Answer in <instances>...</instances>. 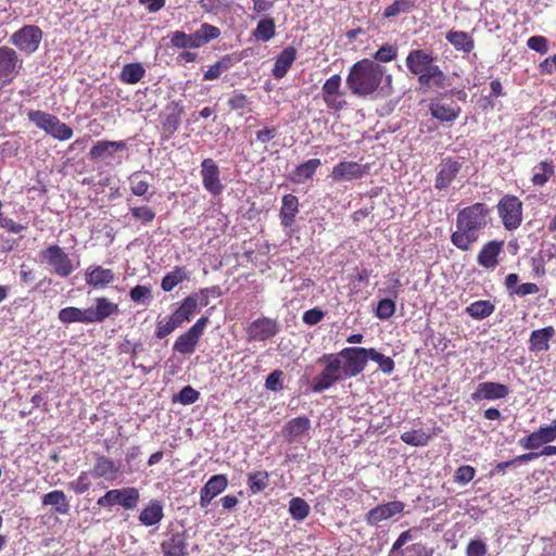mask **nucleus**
Listing matches in <instances>:
<instances>
[{
	"label": "nucleus",
	"instance_id": "nucleus-37",
	"mask_svg": "<svg viewBox=\"0 0 556 556\" xmlns=\"http://www.w3.org/2000/svg\"><path fill=\"white\" fill-rule=\"evenodd\" d=\"M238 61L233 55L227 54L224 55L216 63L211 65L207 71L203 75L204 80H214L217 79L222 73L228 71L233 64Z\"/></svg>",
	"mask_w": 556,
	"mask_h": 556
},
{
	"label": "nucleus",
	"instance_id": "nucleus-34",
	"mask_svg": "<svg viewBox=\"0 0 556 556\" xmlns=\"http://www.w3.org/2000/svg\"><path fill=\"white\" fill-rule=\"evenodd\" d=\"M198 307V295L192 294L187 296L180 304V306L170 315L176 323L181 325L182 323L190 319Z\"/></svg>",
	"mask_w": 556,
	"mask_h": 556
},
{
	"label": "nucleus",
	"instance_id": "nucleus-51",
	"mask_svg": "<svg viewBox=\"0 0 556 556\" xmlns=\"http://www.w3.org/2000/svg\"><path fill=\"white\" fill-rule=\"evenodd\" d=\"M91 476L90 471H81L76 480L70 482V489L79 495L86 493L91 486Z\"/></svg>",
	"mask_w": 556,
	"mask_h": 556
},
{
	"label": "nucleus",
	"instance_id": "nucleus-20",
	"mask_svg": "<svg viewBox=\"0 0 556 556\" xmlns=\"http://www.w3.org/2000/svg\"><path fill=\"white\" fill-rule=\"evenodd\" d=\"M509 389L507 386L498 382H482L479 383L476 391L471 394L473 401L480 400H500L508 395Z\"/></svg>",
	"mask_w": 556,
	"mask_h": 556
},
{
	"label": "nucleus",
	"instance_id": "nucleus-57",
	"mask_svg": "<svg viewBox=\"0 0 556 556\" xmlns=\"http://www.w3.org/2000/svg\"><path fill=\"white\" fill-rule=\"evenodd\" d=\"M476 476V469L469 465H463L457 468L454 475V482L465 485L473 480Z\"/></svg>",
	"mask_w": 556,
	"mask_h": 556
},
{
	"label": "nucleus",
	"instance_id": "nucleus-29",
	"mask_svg": "<svg viewBox=\"0 0 556 556\" xmlns=\"http://www.w3.org/2000/svg\"><path fill=\"white\" fill-rule=\"evenodd\" d=\"M555 330L553 327H545L532 331L530 336V350L539 353L549 349V340L553 338Z\"/></svg>",
	"mask_w": 556,
	"mask_h": 556
},
{
	"label": "nucleus",
	"instance_id": "nucleus-55",
	"mask_svg": "<svg viewBox=\"0 0 556 556\" xmlns=\"http://www.w3.org/2000/svg\"><path fill=\"white\" fill-rule=\"evenodd\" d=\"M397 56V48L392 45H383L380 49L377 50V52L374 54L375 62L379 63H387L391 62Z\"/></svg>",
	"mask_w": 556,
	"mask_h": 556
},
{
	"label": "nucleus",
	"instance_id": "nucleus-45",
	"mask_svg": "<svg viewBox=\"0 0 556 556\" xmlns=\"http://www.w3.org/2000/svg\"><path fill=\"white\" fill-rule=\"evenodd\" d=\"M309 505L301 497H293L289 502V513L296 521L304 520L309 514Z\"/></svg>",
	"mask_w": 556,
	"mask_h": 556
},
{
	"label": "nucleus",
	"instance_id": "nucleus-44",
	"mask_svg": "<svg viewBox=\"0 0 556 556\" xmlns=\"http://www.w3.org/2000/svg\"><path fill=\"white\" fill-rule=\"evenodd\" d=\"M227 485L228 479L225 475H215L208 479L202 490L216 497L226 490Z\"/></svg>",
	"mask_w": 556,
	"mask_h": 556
},
{
	"label": "nucleus",
	"instance_id": "nucleus-13",
	"mask_svg": "<svg viewBox=\"0 0 556 556\" xmlns=\"http://www.w3.org/2000/svg\"><path fill=\"white\" fill-rule=\"evenodd\" d=\"M201 177L203 187L213 195H218L224 190V185L219 178V169L212 159H204L201 163Z\"/></svg>",
	"mask_w": 556,
	"mask_h": 556
},
{
	"label": "nucleus",
	"instance_id": "nucleus-62",
	"mask_svg": "<svg viewBox=\"0 0 556 556\" xmlns=\"http://www.w3.org/2000/svg\"><path fill=\"white\" fill-rule=\"evenodd\" d=\"M200 393L190 386L181 389L179 394L174 399L184 405H191L198 401Z\"/></svg>",
	"mask_w": 556,
	"mask_h": 556
},
{
	"label": "nucleus",
	"instance_id": "nucleus-10",
	"mask_svg": "<svg viewBox=\"0 0 556 556\" xmlns=\"http://www.w3.org/2000/svg\"><path fill=\"white\" fill-rule=\"evenodd\" d=\"M40 256L61 277H67L74 270L71 258L59 245L48 247L40 252Z\"/></svg>",
	"mask_w": 556,
	"mask_h": 556
},
{
	"label": "nucleus",
	"instance_id": "nucleus-7",
	"mask_svg": "<svg viewBox=\"0 0 556 556\" xmlns=\"http://www.w3.org/2000/svg\"><path fill=\"white\" fill-rule=\"evenodd\" d=\"M140 498L138 489L128 486L124 489H113L108 491L103 496L99 497L97 505L100 507H111L121 505L125 509L131 510L136 508Z\"/></svg>",
	"mask_w": 556,
	"mask_h": 556
},
{
	"label": "nucleus",
	"instance_id": "nucleus-35",
	"mask_svg": "<svg viewBox=\"0 0 556 556\" xmlns=\"http://www.w3.org/2000/svg\"><path fill=\"white\" fill-rule=\"evenodd\" d=\"M42 505L54 507L55 511L61 515H66L70 510V504L66 495L63 491L60 490L45 494L42 496Z\"/></svg>",
	"mask_w": 556,
	"mask_h": 556
},
{
	"label": "nucleus",
	"instance_id": "nucleus-16",
	"mask_svg": "<svg viewBox=\"0 0 556 556\" xmlns=\"http://www.w3.org/2000/svg\"><path fill=\"white\" fill-rule=\"evenodd\" d=\"M462 168V163L451 157L444 159L439 165L434 187L439 190L446 189Z\"/></svg>",
	"mask_w": 556,
	"mask_h": 556
},
{
	"label": "nucleus",
	"instance_id": "nucleus-56",
	"mask_svg": "<svg viewBox=\"0 0 556 556\" xmlns=\"http://www.w3.org/2000/svg\"><path fill=\"white\" fill-rule=\"evenodd\" d=\"M130 190L137 197L144 195L149 190V182L142 179L139 173H135L129 177Z\"/></svg>",
	"mask_w": 556,
	"mask_h": 556
},
{
	"label": "nucleus",
	"instance_id": "nucleus-53",
	"mask_svg": "<svg viewBox=\"0 0 556 556\" xmlns=\"http://www.w3.org/2000/svg\"><path fill=\"white\" fill-rule=\"evenodd\" d=\"M320 164L319 159H311L296 167L295 175L301 179H308L315 174Z\"/></svg>",
	"mask_w": 556,
	"mask_h": 556
},
{
	"label": "nucleus",
	"instance_id": "nucleus-63",
	"mask_svg": "<svg viewBox=\"0 0 556 556\" xmlns=\"http://www.w3.org/2000/svg\"><path fill=\"white\" fill-rule=\"evenodd\" d=\"M341 76L336 74L329 77L323 85V96H331L340 93Z\"/></svg>",
	"mask_w": 556,
	"mask_h": 556
},
{
	"label": "nucleus",
	"instance_id": "nucleus-2",
	"mask_svg": "<svg viewBox=\"0 0 556 556\" xmlns=\"http://www.w3.org/2000/svg\"><path fill=\"white\" fill-rule=\"evenodd\" d=\"M489 208L484 203H475L460 210L456 217L451 242L462 251H468L479 240L488 225Z\"/></svg>",
	"mask_w": 556,
	"mask_h": 556
},
{
	"label": "nucleus",
	"instance_id": "nucleus-14",
	"mask_svg": "<svg viewBox=\"0 0 556 556\" xmlns=\"http://www.w3.org/2000/svg\"><path fill=\"white\" fill-rule=\"evenodd\" d=\"M556 440V419L549 425L541 426L538 430L530 433L521 441V445L526 450H536L544 444H548Z\"/></svg>",
	"mask_w": 556,
	"mask_h": 556
},
{
	"label": "nucleus",
	"instance_id": "nucleus-32",
	"mask_svg": "<svg viewBox=\"0 0 556 556\" xmlns=\"http://www.w3.org/2000/svg\"><path fill=\"white\" fill-rule=\"evenodd\" d=\"M194 49L201 48L220 36V29L208 23H203L200 28L191 34Z\"/></svg>",
	"mask_w": 556,
	"mask_h": 556
},
{
	"label": "nucleus",
	"instance_id": "nucleus-40",
	"mask_svg": "<svg viewBox=\"0 0 556 556\" xmlns=\"http://www.w3.org/2000/svg\"><path fill=\"white\" fill-rule=\"evenodd\" d=\"M495 309V306L486 300H479L466 307L468 315L475 319L489 317Z\"/></svg>",
	"mask_w": 556,
	"mask_h": 556
},
{
	"label": "nucleus",
	"instance_id": "nucleus-59",
	"mask_svg": "<svg viewBox=\"0 0 556 556\" xmlns=\"http://www.w3.org/2000/svg\"><path fill=\"white\" fill-rule=\"evenodd\" d=\"M420 534L419 528H410L402 532L392 545L391 551L403 549L402 547L409 541L416 540Z\"/></svg>",
	"mask_w": 556,
	"mask_h": 556
},
{
	"label": "nucleus",
	"instance_id": "nucleus-9",
	"mask_svg": "<svg viewBox=\"0 0 556 556\" xmlns=\"http://www.w3.org/2000/svg\"><path fill=\"white\" fill-rule=\"evenodd\" d=\"M498 215L506 229H517L522 220V203L515 195H505L497 205Z\"/></svg>",
	"mask_w": 556,
	"mask_h": 556
},
{
	"label": "nucleus",
	"instance_id": "nucleus-8",
	"mask_svg": "<svg viewBox=\"0 0 556 556\" xmlns=\"http://www.w3.org/2000/svg\"><path fill=\"white\" fill-rule=\"evenodd\" d=\"M23 67V60L17 52L8 46L0 47V84H11L20 74Z\"/></svg>",
	"mask_w": 556,
	"mask_h": 556
},
{
	"label": "nucleus",
	"instance_id": "nucleus-17",
	"mask_svg": "<svg viewBox=\"0 0 556 556\" xmlns=\"http://www.w3.org/2000/svg\"><path fill=\"white\" fill-rule=\"evenodd\" d=\"M367 173L366 166L356 162H340L332 168L331 177L336 181H351L363 177Z\"/></svg>",
	"mask_w": 556,
	"mask_h": 556
},
{
	"label": "nucleus",
	"instance_id": "nucleus-12",
	"mask_svg": "<svg viewBox=\"0 0 556 556\" xmlns=\"http://www.w3.org/2000/svg\"><path fill=\"white\" fill-rule=\"evenodd\" d=\"M406 507L402 501H392L377 505L367 511L365 520L371 527H378L382 521L389 520L401 515Z\"/></svg>",
	"mask_w": 556,
	"mask_h": 556
},
{
	"label": "nucleus",
	"instance_id": "nucleus-52",
	"mask_svg": "<svg viewBox=\"0 0 556 556\" xmlns=\"http://www.w3.org/2000/svg\"><path fill=\"white\" fill-rule=\"evenodd\" d=\"M170 43L177 49H194L191 34L176 30L170 34Z\"/></svg>",
	"mask_w": 556,
	"mask_h": 556
},
{
	"label": "nucleus",
	"instance_id": "nucleus-54",
	"mask_svg": "<svg viewBox=\"0 0 556 556\" xmlns=\"http://www.w3.org/2000/svg\"><path fill=\"white\" fill-rule=\"evenodd\" d=\"M131 215L135 219L148 225L155 218V212L149 206H132L130 207Z\"/></svg>",
	"mask_w": 556,
	"mask_h": 556
},
{
	"label": "nucleus",
	"instance_id": "nucleus-38",
	"mask_svg": "<svg viewBox=\"0 0 556 556\" xmlns=\"http://www.w3.org/2000/svg\"><path fill=\"white\" fill-rule=\"evenodd\" d=\"M199 340L197 336L188 330L176 339L173 350L184 355L192 354L195 351Z\"/></svg>",
	"mask_w": 556,
	"mask_h": 556
},
{
	"label": "nucleus",
	"instance_id": "nucleus-28",
	"mask_svg": "<svg viewBox=\"0 0 556 556\" xmlns=\"http://www.w3.org/2000/svg\"><path fill=\"white\" fill-rule=\"evenodd\" d=\"M163 556H187V542L184 533H174L161 545Z\"/></svg>",
	"mask_w": 556,
	"mask_h": 556
},
{
	"label": "nucleus",
	"instance_id": "nucleus-26",
	"mask_svg": "<svg viewBox=\"0 0 556 556\" xmlns=\"http://www.w3.org/2000/svg\"><path fill=\"white\" fill-rule=\"evenodd\" d=\"M309 428L311 421L307 417H296L285 425L282 434L288 441L293 442L307 432Z\"/></svg>",
	"mask_w": 556,
	"mask_h": 556
},
{
	"label": "nucleus",
	"instance_id": "nucleus-39",
	"mask_svg": "<svg viewBox=\"0 0 556 556\" xmlns=\"http://www.w3.org/2000/svg\"><path fill=\"white\" fill-rule=\"evenodd\" d=\"M146 75V70L140 63H128L124 65L121 72V79L122 81L135 85L139 83L143 76Z\"/></svg>",
	"mask_w": 556,
	"mask_h": 556
},
{
	"label": "nucleus",
	"instance_id": "nucleus-46",
	"mask_svg": "<svg viewBox=\"0 0 556 556\" xmlns=\"http://www.w3.org/2000/svg\"><path fill=\"white\" fill-rule=\"evenodd\" d=\"M130 300L138 305H148L152 300V287L150 285H139L129 292Z\"/></svg>",
	"mask_w": 556,
	"mask_h": 556
},
{
	"label": "nucleus",
	"instance_id": "nucleus-21",
	"mask_svg": "<svg viewBox=\"0 0 556 556\" xmlns=\"http://www.w3.org/2000/svg\"><path fill=\"white\" fill-rule=\"evenodd\" d=\"M90 472L94 478L114 481L119 472V466L111 458L100 455L97 456L93 469Z\"/></svg>",
	"mask_w": 556,
	"mask_h": 556
},
{
	"label": "nucleus",
	"instance_id": "nucleus-11",
	"mask_svg": "<svg viewBox=\"0 0 556 556\" xmlns=\"http://www.w3.org/2000/svg\"><path fill=\"white\" fill-rule=\"evenodd\" d=\"M339 355L343 361L348 378L355 377L362 372L368 362V349L365 348H345Z\"/></svg>",
	"mask_w": 556,
	"mask_h": 556
},
{
	"label": "nucleus",
	"instance_id": "nucleus-24",
	"mask_svg": "<svg viewBox=\"0 0 556 556\" xmlns=\"http://www.w3.org/2000/svg\"><path fill=\"white\" fill-rule=\"evenodd\" d=\"M446 76L433 62L418 75V81L426 88H441L445 85Z\"/></svg>",
	"mask_w": 556,
	"mask_h": 556
},
{
	"label": "nucleus",
	"instance_id": "nucleus-25",
	"mask_svg": "<svg viewBox=\"0 0 556 556\" xmlns=\"http://www.w3.org/2000/svg\"><path fill=\"white\" fill-rule=\"evenodd\" d=\"M502 251V242L490 241L484 244L478 254V264L484 268H495L498 261L497 256Z\"/></svg>",
	"mask_w": 556,
	"mask_h": 556
},
{
	"label": "nucleus",
	"instance_id": "nucleus-22",
	"mask_svg": "<svg viewBox=\"0 0 556 556\" xmlns=\"http://www.w3.org/2000/svg\"><path fill=\"white\" fill-rule=\"evenodd\" d=\"M296 59V50L293 47H287L281 51L280 54L276 56L274 68L271 71L273 76L276 79L283 78L290 67L292 66L293 62Z\"/></svg>",
	"mask_w": 556,
	"mask_h": 556
},
{
	"label": "nucleus",
	"instance_id": "nucleus-43",
	"mask_svg": "<svg viewBox=\"0 0 556 556\" xmlns=\"http://www.w3.org/2000/svg\"><path fill=\"white\" fill-rule=\"evenodd\" d=\"M401 440L404 443L412 445V446H416V447L425 446L428 444V442L430 440V434H428L422 429L410 430V431L403 432L401 434Z\"/></svg>",
	"mask_w": 556,
	"mask_h": 556
},
{
	"label": "nucleus",
	"instance_id": "nucleus-61",
	"mask_svg": "<svg viewBox=\"0 0 556 556\" xmlns=\"http://www.w3.org/2000/svg\"><path fill=\"white\" fill-rule=\"evenodd\" d=\"M395 312V303L391 299H382L378 302L376 316L379 319H389Z\"/></svg>",
	"mask_w": 556,
	"mask_h": 556
},
{
	"label": "nucleus",
	"instance_id": "nucleus-27",
	"mask_svg": "<svg viewBox=\"0 0 556 556\" xmlns=\"http://www.w3.org/2000/svg\"><path fill=\"white\" fill-rule=\"evenodd\" d=\"M299 212V200L293 194H286L282 198V205L280 208L281 225L289 228L294 224L295 216Z\"/></svg>",
	"mask_w": 556,
	"mask_h": 556
},
{
	"label": "nucleus",
	"instance_id": "nucleus-58",
	"mask_svg": "<svg viewBox=\"0 0 556 556\" xmlns=\"http://www.w3.org/2000/svg\"><path fill=\"white\" fill-rule=\"evenodd\" d=\"M179 326L180 325L178 323H176V320L172 316H169L168 319H166V320L165 319L159 320L156 324L155 336L159 339H163V338L167 337L168 334H170Z\"/></svg>",
	"mask_w": 556,
	"mask_h": 556
},
{
	"label": "nucleus",
	"instance_id": "nucleus-19",
	"mask_svg": "<svg viewBox=\"0 0 556 556\" xmlns=\"http://www.w3.org/2000/svg\"><path fill=\"white\" fill-rule=\"evenodd\" d=\"M125 148L126 144L124 141L100 140L93 144L89 156L92 161L110 162L117 151L124 150Z\"/></svg>",
	"mask_w": 556,
	"mask_h": 556
},
{
	"label": "nucleus",
	"instance_id": "nucleus-6",
	"mask_svg": "<svg viewBox=\"0 0 556 556\" xmlns=\"http://www.w3.org/2000/svg\"><path fill=\"white\" fill-rule=\"evenodd\" d=\"M42 30L36 25H25L10 37V42L25 54L35 53L42 40Z\"/></svg>",
	"mask_w": 556,
	"mask_h": 556
},
{
	"label": "nucleus",
	"instance_id": "nucleus-60",
	"mask_svg": "<svg viewBox=\"0 0 556 556\" xmlns=\"http://www.w3.org/2000/svg\"><path fill=\"white\" fill-rule=\"evenodd\" d=\"M180 124V116L179 113L176 112V110H172L167 113H165L162 117V125L165 131L173 134L175 132Z\"/></svg>",
	"mask_w": 556,
	"mask_h": 556
},
{
	"label": "nucleus",
	"instance_id": "nucleus-33",
	"mask_svg": "<svg viewBox=\"0 0 556 556\" xmlns=\"http://www.w3.org/2000/svg\"><path fill=\"white\" fill-rule=\"evenodd\" d=\"M430 112L441 122H452L458 117L460 110L458 106L437 101L430 104Z\"/></svg>",
	"mask_w": 556,
	"mask_h": 556
},
{
	"label": "nucleus",
	"instance_id": "nucleus-31",
	"mask_svg": "<svg viewBox=\"0 0 556 556\" xmlns=\"http://www.w3.org/2000/svg\"><path fill=\"white\" fill-rule=\"evenodd\" d=\"M445 38L457 51L470 53L475 48L473 38L466 31L451 30Z\"/></svg>",
	"mask_w": 556,
	"mask_h": 556
},
{
	"label": "nucleus",
	"instance_id": "nucleus-42",
	"mask_svg": "<svg viewBox=\"0 0 556 556\" xmlns=\"http://www.w3.org/2000/svg\"><path fill=\"white\" fill-rule=\"evenodd\" d=\"M554 174V166L547 161H542L536 167H534V174L532 176V182L534 186H544L551 176Z\"/></svg>",
	"mask_w": 556,
	"mask_h": 556
},
{
	"label": "nucleus",
	"instance_id": "nucleus-1",
	"mask_svg": "<svg viewBox=\"0 0 556 556\" xmlns=\"http://www.w3.org/2000/svg\"><path fill=\"white\" fill-rule=\"evenodd\" d=\"M392 81L393 77L386 66L370 59L356 62L346 77L348 88L358 97H390L393 93Z\"/></svg>",
	"mask_w": 556,
	"mask_h": 556
},
{
	"label": "nucleus",
	"instance_id": "nucleus-5",
	"mask_svg": "<svg viewBox=\"0 0 556 556\" xmlns=\"http://www.w3.org/2000/svg\"><path fill=\"white\" fill-rule=\"evenodd\" d=\"M27 117L38 128L58 140L65 141L73 137V129L55 115L40 110H30Z\"/></svg>",
	"mask_w": 556,
	"mask_h": 556
},
{
	"label": "nucleus",
	"instance_id": "nucleus-50",
	"mask_svg": "<svg viewBox=\"0 0 556 556\" xmlns=\"http://www.w3.org/2000/svg\"><path fill=\"white\" fill-rule=\"evenodd\" d=\"M368 359L374 361L378 364L381 371L384 374H391L394 369V362L391 357L376 351L375 349H368Z\"/></svg>",
	"mask_w": 556,
	"mask_h": 556
},
{
	"label": "nucleus",
	"instance_id": "nucleus-49",
	"mask_svg": "<svg viewBox=\"0 0 556 556\" xmlns=\"http://www.w3.org/2000/svg\"><path fill=\"white\" fill-rule=\"evenodd\" d=\"M415 8V0H396L386 8L384 17H393L401 13H408Z\"/></svg>",
	"mask_w": 556,
	"mask_h": 556
},
{
	"label": "nucleus",
	"instance_id": "nucleus-48",
	"mask_svg": "<svg viewBox=\"0 0 556 556\" xmlns=\"http://www.w3.org/2000/svg\"><path fill=\"white\" fill-rule=\"evenodd\" d=\"M433 551L421 543H415L404 549L390 551L389 556H432Z\"/></svg>",
	"mask_w": 556,
	"mask_h": 556
},
{
	"label": "nucleus",
	"instance_id": "nucleus-3",
	"mask_svg": "<svg viewBox=\"0 0 556 556\" xmlns=\"http://www.w3.org/2000/svg\"><path fill=\"white\" fill-rule=\"evenodd\" d=\"M118 312V304L104 296H99L93 300V306L84 309L67 306L59 312L58 317L63 324H100L106 318L117 315Z\"/></svg>",
	"mask_w": 556,
	"mask_h": 556
},
{
	"label": "nucleus",
	"instance_id": "nucleus-4",
	"mask_svg": "<svg viewBox=\"0 0 556 556\" xmlns=\"http://www.w3.org/2000/svg\"><path fill=\"white\" fill-rule=\"evenodd\" d=\"M320 363H325L326 367L324 370L313 379V391L323 392L328 390L336 382L348 378L345 375L343 361L338 354H326L320 359Z\"/></svg>",
	"mask_w": 556,
	"mask_h": 556
},
{
	"label": "nucleus",
	"instance_id": "nucleus-15",
	"mask_svg": "<svg viewBox=\"0 0 556 556\" xmlns=\"http://www.w3.org/2000/svg\"><path fill=\"white\" fill-rule=\"evenodd\" d=\"M115 279V274L110 268L100 265H91L86 269V283L94 289H104Z\"/></svg>",
	"mask_w": 556,
	"mask_h": 556
},
{
	"label": "nucleus",
	"instance_id": "nucleus-47",
	"mask_svg": "<svg viewBox=\"0 0 556 556\" xmlns=\"http://www.w3.org/2000/svg\"><path fill=\"white\" fill-rule=\"evenodd\" d=\"M269 482V476L266 471L251 472L248 477V485L252 493L264 491Z\"/></svg>",
	"mask_w": 556,
	"mask_h": 556
},
{
	"label": "nucleus",
	"instance_id": "nucleus-64",
	"mask_svg": "<svg viewBox=\"0 0 556 556\" xmlns=\"http://www.w3.org/2000/svg\"><path fill=\"white\" fill-rule=\"evenodd\" d=\"M486 544L481 540H471L466 548V556H485Z\"/></svg>",
	"mask_w": 556,
	"mask_h": 556
},
{
	"label": "nucleus",
	"instance_id": "nucleus-23",
	"mask_svg": "<svg viewBox=\"0 0 556 556\" xmlns=\"http://www.w3.org/2000/svg\"><path fill=\"white\" fill-rule=\"evenodd\" d=\"M432 62V55L420 49L412 50L405 60L408 71L417 76L421 74Z\"/></svg>",
	"mask_w": 556,
	"mask_h": 556
},
{
	"label": "nucleus",
	"instance_id": "nucleus-41",
	"mask_svg": "<svg viewBox=\"0 0 556 556\" xmlns=\"http://www.w3.org/2000/svg\"><path fill=\"white\" fill-rule=\"evenodd\" d=\"M275 22L271 17L262 18L253 31V36L258 41H269L275 36Z\"/></svg>",
	"mask_w": 556,
	"mask_h": 556
},
{
	"label": "nucleus",
	"instance_id": "nucleus-30",
	"mask_svg": "<svg viewBox=\"0 0 556 556\" xmlns=\"http://www.w3.org/2000/svg\"><path fill=\"white\" fill-rule=\"evenodd\" d=\"M164 517L163 506L156 501H150L139 515V521L147 527L157 525Z\"/></svg>",
	"mask_w": 556,
	"mask_h": 556
},
{
	"label": "nucleus",
	"instance_id": "nucleus-18",
	"mask_svg": "<svg viewBox=\"0 0 556 556\" xmlns=\"http://www.w3.org/2000/svg\"><path fill=\"white\" fill-rule=\"evenodd\" d=\"M277 324L269 318H260L251 323L248 328L249 341H265L277 333Z\"/></svg>",
	"mask_w": 556,
	"mask_h": 556
},
{
	"label": "nucleus",
	"instance_id": "nucleus-36",
	"mask_svg": "<svg viewBox=\"0 0 556 556\" xmlns=\"http://www.w3.org/2000/svg\"><path fill=\"white\" fill-rule=\"evenodd\" d=\"M189 277L190 275L185 267L176 266L163 277L161 287L165 292H169L179 283L189 280Z\"/></svg>",
	"mask_w": 556,
	"mask_h": 556
}]
</instances>
